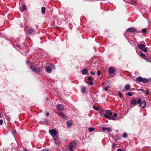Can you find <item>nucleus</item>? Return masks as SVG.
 <instances>
[{"label": "nucleus", "instance_id": "obj_44", "mask_svg": "<svg viewBox=\"0 0 151 151\" xmlns=\"http://www.w3.org/2000/svg\"><path fill=\"white\" fill-rule=\"evenodd\" d=\"M42 151H49V150H48V149H45V150H43Z\"/></svg>", "mask_w": 151, "mask_h": 151}, {"label": "nucleus", "instance_id": "obj_43", "mask_svg": "<svg viewBox=\"0 0 151 151\" xmlns=\"http://www.w3.org/2000/svg\"><path fill=\"white\" fill-rule=\"evenodd\" d=\"M148 92H149V91H146V95H147L148 94Z\"/></svg>", "mask_w": 151, "mask_h": 151}, {"label": "nucleus", "instance_id": "obj_21", "mask_svg": "<svg viewBox=\"0 0 151 151\" xmlns=\"http://www.w3.org/2000/svg\"><path fill=\"white\" fill-rule=\"evenodd\" d=\"M45 7H43L42 8L41 11L43 14H44L45 12Z\"/></svg>", "mask_w": 151, "mask_h": 151}, {"label": "nucleus", "instance_id": "obj_2", "mask_svg": "<svg viewBox=\"0 0 151 151\" xmlns=\"http://www.w3.org/2000/svg\"><path fill=\"white\" fill-rule=\"evenodd\" d=\"M137 104H139L140 106L142 108H144L146 105V103L145 100H143L141 102L140 98H138L137 100Z\"/></svg>", "mask_w": 151, "mask_h": 151}, {"label": "nucleus", "instance_id": "obj_37", "mask_svg": "<svg viewBox=\"0 0 151 151\" xmlns=\"http://www.w3.org/2000/svg\"><path fill=\"white\" fill-rule=\"evenodd\" d=\"M0 124L1 125H2L3 124V121L2 119L0 120Z\"/></svg>", "mask_w": 151, "mask_h": 151}, {"label": "nucleus", "instance_id": "obj_11", "mask_svg": "<svg viewBox=\"0 0 151 151\" xmlns=\"http://www.w3.org/2000/svg\"><path fill=\"white\" fill-rule=\"evenodd\" d=\"M34 31V29L32 28H29L27 30V32L29 34H32Z\"/></svg>", "mask_w": 151, "mask_h": 151}, {"label": "nucleus", "instance_id": "obj_46", "mask_svg": "<svg viewBox=\"0 0 151 151\" xmlns=\"http://www.w3.org/2000/svg\"><path fill=\"white\" fill-rule=\"evenodd\" d=\"M24 151H29L27 150L26 149H25Z\"/></svg>", "mask_w": 151, "mask_h": 151}, {"label": "nucleus", "instance_id": "obj_13", "mask_svg": "<svg viewBox=\"0 0 151 151\" xmlns=\"http://www.w3.org/2000/svg\"><path fill=\"white\" fill-rule=\"evenodd\" d=\"M67 127H68L70 128V126L72 125L73 123L71 121L69 120L67 122Z\"/></svg>", "mask_w": 151, "mask_h": 151}, {"label": "nucleus", "instance_id": "obj_38", "mask_svg": "<svg viewBox=\"0 0 151 151\" xmlns=\"http://www.w3.org/2000/svg\"><path fill=\"white\" fill-rule=\"evenodd\" d=\"M90 73L91 74L93 75H94L95 74V73L93 71H90Z\"/></svg>", "mask_w": 151, "mask_h": 151}, {"label": "nucleus", "instance_id": "obj_12", "mask_svg": "<svg viewBox=\"0 0 151 151\" xmlns=\"http://www.w3.org/2000/svg\"><path fill=\"white\" fill-rule=\"evenodd\" d=\"M127 31L129 32H135L136 31V29L133 27H131L128 28L127 30Z\"/></svg>", "mask_w": 151, "mask_h": 151}, {"label": "nucleus", "instance_id": "obj_5", "mask_svg": "<svg viewBox=\"0 0 151 151\" xmlns=\"http://www.w3.org/2000/svg\"><path fill=\"white\" fill-rule=\"evenodd\" d=\"M136 80L139 82H142L144 83L147 82L148 80L146 78H143L142 77L139 76L136 78Z\"/></svg>", "mask_w": 151, "mask_h": 151}, {"label": "nucleus", "instance_id": "obj_35", "mask_svg": "<svg viewBox=\"0 0 151 151\" xmlns=\"http://www.w3.org/2000/svg\"><path fill=\"white\" fill-rule=\"evenodd\" d=\"M101 72L100 70H98L97 71V75L99 76L100 75Z\"/></svg>", "mask_w": 151, "mask_h": 151}, {"label": "nucleus", "instance_id": "obj_18", "mask_svg": "<svg viewBox=\"0 0 151 151\" xmlns=\"http://www.w3.org/2000/svg\"><path fill=\"white\" fill-rule=\"evenodd\" d=\"M87 73V71L86 69H83L82 70V73L83 75H85Z\"/></svg>", "mask_w": 151, "mask_h": 151}, {"label": "nucleus", "instance_id": "obj_39", "mask_svg": "<svg viewBox=\"0 0 151 151\" xmlns=\"http://www.w3.org/2000/svg\"><path fill=\"white\" fill-rule=\"evenodd\" d=\"M92 79L91 77L90 76H88V80L89 81H91Z\"/></svg>", "mask_w": 151, "mask_h": 151}, {"label": "nucleus", "instance_id": "obj_49", "mask_svg": "<svg viewBox=\"0 0 151 151\" xmlns=\"http://www.w3.org/2000/svg\"><path fill=\"white\" fill-rule=\"evenodd\" d=\"M27 63H28V61H27Z\"/></svg>", "mask_w": 151, "mask_h": 151}, {"label": "nucleus", "instance_id": "obj_8", "mask_svg": "<svg viewBox=\"0 0 151 151\" xmlns=\"http://www.w3.org/2000/svg\"><path fill=\"white\" fill-rule=\"evenodd\" d=\"M108 71L110 74L113 73L114 72V68L112 67H110L109 68Z\"/></svg>", "mask_w": 151, "mask_h": 151}, {"label": "nucleus", "instance_id": "obj_15", "mask_svg": "<svg viewBox=\"0 0 151 151\" xmlns=\"http://www.w3.org/2000/svg\"><path fill=\"white\" fill-rule=\"evenodd\" d=\"M46 70L47 72L48 73H50L52 71V69L50 67L47 66L46 68Z\"/></svg>", "mask_w": 151, "mask_h": 151}, {"label": "nucleus", "instance_id": "obj_31", "mask_svg": "<svg viewBox=\"0 0 151 151\" xmlns=\"http://www.w3.org/2000/svg\"><path fill=\"white\" fill-rule=\"evenodd\" d=\"M140 55L142 57H145V55L142 52H141L140 53Z\"/></svg>", "mask_w": 151, "mask_h": 151}, {"label": "nucleus", "instance_id": "obj_22", "mask_svg": "<svg viewBox=\"0 0 151 151\" xmlns=\"http://www.w3.org/2000/svg\"><path fill=\"white\" fill-rule=\"evenodd\" d=\"M26 9V6L24 4L22 6V9L23 11H25Z\"/></svg>", "mask_w": 151, "mask_h": 151}, {"label": "nucleus", "instance_id": "obj_30", "mask_svg": "<svg viewBox=\"0 0 151 151\" xmlns=\"http://www.w3.org/2000/svg\"><path fill=\"white\" fill-rule=\"evenodd\" d=\"M93 108L95 109L97 111H98L99 110V109L98 108L96 107V106H93Z\"/></svg>", "mask_w": 151, "mask_h": 151}, {"label": "nucleus", "instance_id": "obj_3", "mask_svg": "<svg viewBox=\"0 0 151 151\" xmlns=\"http://www.w3.org/2000/svg\"><path fill=\"white\" fill-rule=\"evenodd\" d=\"M49 132L50 134L53 137V138L58 137L57 132L55 129H53L51 130H49Z\"/></svg>", "mask_w": 151, "mask_h": 151}, {"label": "nucleus", "instance_id": "obj_24", "mask_svg": "<svg viewBox=\"0 0 151 151\" xmlns=\"http://www.w3.org/2000/svg\"><path fill=\"white\" fill-rule=\"evenodd\" d=\"M86 91V88L85 87H83L82 88L81 91L83 93H84Z\"/></svg>", "mask_w": 151, "mask_h": 151}, {"label": "nucleus", "instance_id": "obj_40", "mask_svg": "<svg viewBox=\"0 0 151 151\" xmlns=\"http://www.w3.org/2000/svg\"><path fill=\"white\" fill-rule=\"evenodd\" d=\"M110 87L109 86H108V87H106L105 88H104V90H105V91H106L107 90V89L109 88Z\"/></svg>", "mask_w": 151, "mask_h": 151}, {"label": "nucleus", "instance_id": "obj_33", "mask_svg": "<svg viewBox=\"0 0 151 151\" xmlns=\"http://www.w3.org/2000/svg\"><path fill=\"white\" fill-rule=\"evenodd\" d=\"M119 96L121 97V98H122L123 97V96L122 94V93L120 92H119Z\"/></svg>", "mask_w": 151, "mask_h": 151}, {"label": "nucleus", "instance_id": "obj_41", "mask_svg": "<svg viewBox=\"0 0 151 151\" xmlns=\"http://www.w3.org/2000/svg\"><path fill=\"white\" fill-rule=\"evenodd\" d=\"M49 115V112H47L46 114V115L47 116H48Z\"/></svg>", "mask_w": 151, "mask_h": 151}, {"label": "nucleus", "instance_id": "obj_48", "mask_svg": "<svg viewBox=\"0 0 151 151\" xmlns=\"http://www.w3.org/2000/svg\"><path fill=\"white\" fill-rule=\"evenodd\" d=\"M1 114L0 113V118H1Z\"/></svg>", "mask_w": 151, "mask_h": 151}, {"label": "nucleus", "instance_id": "obj_9", "mask_svg": "<svg viewBox=\"0 0 151 151\" xmlns=\"http://www.w3.org/2000/svg\"><path fill=\"white\" fill-rule=\"evenodd\" d=\"M57 108L58 110L60 111H63L64 109L63 106L60 104H58L57 106Z\"/></svg>", "mask_w": 151, "mask_h": 151}, {"label": "nucleus", "instance_id": "obj_36", "mask_svg": "<svg viewBox=\"0 0 151 151\" xmlns=\"http://www.w3.org/2000/svg\"><path fill=\"white\" fill-rule=\"evenodd\" d=\"M116 144L115 143H113L112 146V148H114L116 147Z\"/></svg>", "mask_w": 151, "mask_h": 151}, {"label": "nucleus", "instance_id": "obj_7", "mask_svg": "<svg viewBox=\"0 0 151 151\" xmlns=\"http://www.w3.org/2000/svg\"><path fill=\"white\" fill-rule=\"evenodd\" d=\"M130 103L131 105L134 106L137 104V101L136 99H133L131 100Z\"/></svg>", "mask_w": 151, "mask_h": 151}, {"label": "nucleus", "instance_id": "obj_25", "mask_svg": "<svg viewBox=\"0 0 151 151\" xmlns=\"http://www.w3.org/2000/svg\"><path fill=\"white\" fill-rule=\"evenodd\" d=\"M86 83L87 84H88V85H92L93 83V82H92V81H91V82L86 81Z\"/></svg>", "mask_w": 151, "mask_h": 151}, {"label": "nucleus", "instance_id": "obj_50", "mask_svg": "<svg viewBox=\"0 0 151 151\" xmlns=\"http://www.w3.org/2000/svg\"><path fill=\"white\" fill-rule=\"evenodd\" d=\"M150 81H151V80H150Z\"/></svg>", "mask_w": 151, "mask_h": 151}, {"label": "nucleus", "instance_id": "obj_23", "mask_svg": "<svg viewBox=\"0 0 151 151\" xmlns=\"http://www.w3.org/2000/svg\"><path fill=\"white\" fill-rule=\"evenodd\" d=\"M94 129H95L94 128L91 127L88 128V130L89 132H91L93 131H94Z\"/></svg>", "mask_w": 151, "mask_h": 151}, {"label": "nucleus", "instance_id": "obj_14", "mask_svg": "<svg viewBox=\"0 0 151 151\" xmlns=\"http://www.w3.org/2000/svg\"><path fill=\"white\" fill-rule=\"evenodd\" d=\"M53 139L56 144H60V142L59 140L58 137H55V138H54Z\"/></svg>", "mask_w": 151, "mask_h": 151}, {"label": "nucleus", "instance_id": "obj_1", "mask_svg": "<svg viewBox=\"0 0 151 151\" xmlns=\"http://www.w3.org/2000/svg\"><path fill=\"white\" fill-rule=\"evenodd\" d=\"M104 117L109 119L115 120V119L112 117V113L111 111L109 110H106Z\"/></svg>", "mask_w": 151, "mask_h": 151}, {"label": "nucleus", "instance_id": "obj_47", "mask_svg": "<svg viewBox=\"0 0 151 151\" xmlns=\"http://www.w3.org/2000/svg\"><path fill=\"white\" fill-rule=\"evenodd\" d=\"M102 129L103 130V131H104V127H103L102 128Z\"/></svg>", "mask_w": 151, "mask_h": 151}, {"label": "nucleus", "instance_id": "obj_19", "mask_svg": "<svg viewBox=\"0 0 151 151\" xmlns=\"http://www.w3.org/2000/svg\"><path fill=\"white\" fill-rule=\"evenodd\" d=\"M142 32L143 34H147V31L146 28H144L142 30Z\"/></svg>", "mask_w": 151, "mask_h": 151}, {"label": "nucleus", "instance_id": "obj_10", "mask_svg": "<svg viewBox=\"0 0 151 151\" xmlns=\"http://www.w3.org/2000/svg\"><path fill=\"white\" fill-rule=\"evenodd\" d=\"M138 47L139 49L143 50L145 47V45L143 44H140L138 45Z\"/></svg>", "mask_w": 151, "mask_h": 151}, {"label": "nucleus", "instance_id": "obj_34", "mask_svg": "<svg viewBox=\"0 0 151 151\" xmlns=\"http://www.w3.org/2000/svg\"><path fill=\"white\" fill-rule=\"evenodd\" d=\"M127 95L129 96H131L132 95V93L131 92H128L127 93Z\"/></svg>", "mask_w": 151, "mask_h": 151}, {"label": "nucleus", "instance_id": "obj_29", "mask_svg": "<svg viewBox=\"0 0 151 151\" xmlns=\"http://www.w3.org/2000/svg\"><path fill=\"white\" fill-rule=\"evenodd\" d=\"M117 114L116 113H114L113 114V116H112L114 118H116L117 117Z\"/></svg>", "mask_w": 151, "mask_h": 151}, {"label": "nucleus", "instance_id": "obj_20", "mask_svg": "<svg viewBox=\"0 0 151 151\" xmlns=\"http://www.w3.org/2000/svg\"><path fill=\"white\" fill-rule=\"evenodd\" d=\"M130 88V86L128 84H127L124 87V88L126 90H129Z\"/></svg>", "mask_w": 151, "mask_h": 151}, {"label": "nucleus", "instance_id": "obj_28", "mask_svg": "<svg viewBox=\"0 0 151 151\" xmlns=\"http://www.w3.org/2000/svg\"><path fill=\"white\" fill-rule=\"evenodd\" d=\"M127 133H123V137L124 138H126L127 137Z\"/></svg>", "mask_w": 151, "mask_h": 151}, {"label": "nucleus", "instance_id": "obj_42", "mask_svg": "<svg viewBox=\"0 0 151 151\" xmlns=\"http://www.w3.org/2000/svg\"><path fill=\"white\" fill-rule=\"evenodd\" d=\"M117 151H123V150L121 149H118Z\"/></svg>", "mask_w": 151, "mask_h": 151}, {"label": "nucleus", "instance_id": "obj_6", "mask_svg": "<svg viewBox=\"0 0 151 151\" xmlns=\"http://www.w3.org/2000/svg\"><path fill=\"white\" fill-rule=\"evenodd\" d=\"M29 68L31 70L35 73H39L40 71V68L39 67H37V68H34L33 66H31Z\"/></svg>", "mask_w": 151, "mask_h": 151}, {"label": "nucleus", "instance_id": "obj_45", "mask_svg": "<svg viewBox=\"0 0 151 151\" xmlns=\"http://www.w3.org/2000/svg\"><path fill=\"white\" fill-rule=\"evenodd\" d=\"M45 122L46 123H47V124H48V121H47V120H46L45 121Z\"/></svg>", "mask_w": 151, "mask_h": 151}, {"label": "nucleus", "instance_id": "obj_17", "mask_svg": "<svg viewBox=\"0 0 151 151\" xmlns=\"http://www.w3.org/2000/svg\"><path fill=\"white\" fill-rule=\"evenodd\" d=\"M107 130L108 132H110L111 131V129L109 127H104V131Z\"/></svg>", "mask_w": 151, "mask_h": 151}, {"label": "nucleus", "instance_id": "obj_16", "mask_svg": "<svg viewBox=\"0 0 151 151\" xmlns=\"http://www.w3.org/2000/svg\"><path fill=\"white\" fill-rule=\"evenodd\" d=\"M61 116L63 117V118L65 119H68V117L65 115V114L63 113H61Z\"/></svg>", "mask_w": 151, "mask_h": 151}, {"label": "nucleus", "instance_id": "obj_4", "mask_svg": "<svg viewBox=\"0 0 151 151\" xmlns=\"http://www.w3.org/2000/svg\"><path fill=\"white\" fill-rule=\"evenodd\" d=\"M77 146L76 142L74 141H72L70 143L69 149L70 151H74L73 148H75Z\"/></svg>", "mask_w": 151, "mask_h": 151}, {"label": "nucleus", "instance_id": "obj_26", "mask_svg": "<svg viewBox=\"0 0 151 151\" xmlns=\"http://www.w3.org/2000/svg\"><path fill=\"white\" fill-rule=\"evenodd\" d=\"M99 113L100 115L102 116H103V114H104V111L103 110H101L99 111Z\"/></svg>", "mask_w": 151, "mask_h": 151}, {"label": "nucleus", "instance_id": "obj_32", "mask_svg": "<svg viewBox=\"0 0 151 151\" xmlns=\"http://www.w3.org/2000/svg\"><path fill=\"white\" fill-rule=\"evenodd\" d=\"M142 50L144 51V52H147V49L146 48H144V49H143V50Z\"/></svg>", "mask_w": 151, "mask_h": 151}, {"label": "nucleus", "instance_id": "obj_27", "mask_svg": "<svg viewBox=\"0 0 151 151\" xmlns=\"http://www.w3.org/2000/svg\"><path fill=\"white\" fill-rule=\"evenodd\" d=\"M11 132L14 136H15L16 135V132L14 130H12Z\"/></svg>", "mask_w": 151, "mask_h": 151}]
</instances>
